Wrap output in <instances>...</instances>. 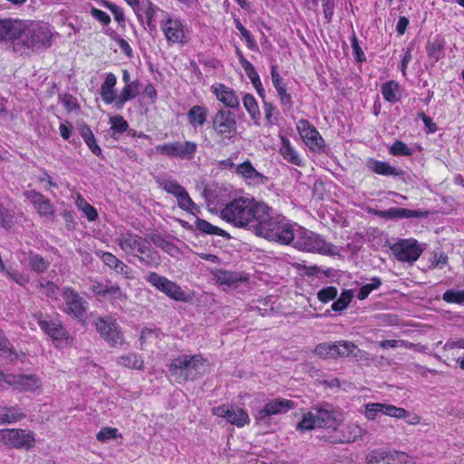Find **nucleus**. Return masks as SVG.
Returning a JSON list of instances; mask_svg holds the SVG:
<instances>
[{
  "label": "nucleus",
  "instance_id": "obj_1",
  "mask_svg": "<svg viewBox=\"0 0 464 464\" xmlns=\"http://www.w3.org/2000/svg\"><path fill=\"white\" fill-rule=\"evenodd\" d=\"M53 33L48 25L33 20H0V42H10L14 53L29 54L52 45Z\"/></svg>",
  "mask_w": 464,
  "mask_h": 464
},
{
  "label": "nucleus",
  "instance_id": "obj_2",
  "mask_svg": "<svg viewBox=\"0 0 464 464\" xmlns=\"http://www.w3.org/2000/svg\"><path fill=\"white\" fill-rule=\"evenodd\" d=\"M271 208L254 198H238L228 202L220 212L222 219L237 227H244L253 220L257 223Z\"/></svg>",
  "mask_w": 464,
  "mask_h": 464
},
{
  "label": "nucleus",
  "instance_id": "obj_3",
  "mask_svg": "<svg viewBox=\"0 0 464 464\" xmlns=\"http://www.w3.org/2000/svg\"><path fill=\"white\" fill-rule=\"evenodd\" d=\"M116 242L126 255L137 257L140 263L150 266L159 265L157 252L142 237L130 231L123 232L119 234Z\"/></svg>",
  "mask_w": 464,
  "mask_h": 464
},
{
  "label": "nucleus",
  "instance_id": "obj_4",
  "mask_svg": "<svg viewBox=\"0 0 464 464\" xmlns=\"http://www.w3.org/2000/svg\"><path fill=\"white\" fill-rule=\"evenodd\" d=\"M296 226L284 220H277L270 216V210L266 217L260 219L255 227L256 234L269 241L288 245L294 240Z\"/></svg>",
  "mask_w": 464,
  "mask_h": 464
},
{
  "label": "nucleus",
  "instance_id": "obj_5",
  "mask_svg": "<svg viewBox=\"0 0 464 464\" xmlns=\"http://www.w3.org/2000/svg\"><path fill=\"white\" fill-rule=\"evenodd\" d=\"M295 247L307 252H318L321 254L334 255L335 246L327 243L314 232L308 231L302 227L296 226L294 234Z\"/></svg>",
  "mask_w": 464,
  "mask_h": 464
},
{
  "label": "nucleus",
  "instance_id": "obj_6",
  "mask_svg": "<svg viewBox=\"0 0 464 464\" xmlns=\"http://www.w3.org/2000/svg\"><path fill=\"white\" fill-rule=\"evenodd\" d=\"M206 359L201 354L180 355L171 361L169 369L172 376L180 379L179 382H186L193 372H198L205 367Z\"/></svg>",
  "mask_w": 464,
  "mask_h": 464
},
{
  "label": "nucleus",
  "instance_id": "obj_7",
  "mask_svg": "<svg viewBox=\"0 0 464 464\" xmlns=\"http://www.w3.org/2000/svg\"><path fill=\"white\" fill-rule=\"evenodd\" d=\"M212 125L217 136L223 141L234 142L237 134L235 115L227 110H218L212 119Z\"/></svg>",
  "mask_w": 464,
  "mask_h": 464
},
{
  "label": "nucleus",
  "instance_id": "obj_8",
  "mask_svg": "<svg viewBox=\"0 0 464 464\" xmlns=\"http://www.w3.org/2000/svg\"><path fill=\"white\" fill-rule=\"evenodd\" d=\"M34 433L22 429H4L0 430V442L11 449L29 450L34 445Z\"/></svg>",
  "mask_w": 464,
  "mask_h": 464
},
{
  "label": "nucleus",
  "instance_id": "obj_9",
  "mask_svg": "<svg viewBox=\"0 0 464 464\" xmlns=\"http://www.w3.org/2000/svg\"><path fill=\"white\" fill-rule=\"evenodd\" d=\"M156 151L161 155L179 160H192L198 150V144L194 141H175L158 145Z\"/></svg>",
  "mask_w": 464,
  "mask_h": 464
},
{
  "label": "nucleus",
  "instance_id": "obj_10",
  "mask_svg": "<svg viewBox=\"0 0 464 464\" xmlns=\"http://www.w3.org/2000/svg\"><path fill=\"white\" fill-rule=\"evenodd\" d=\"M96 331L111 347L121 346L124 343L123 334L116 320L111 317L99 318L95 322Z\"/></svg>",
  "mask_w": 464,
  "mask_h": 464
},
{
  "label": "nucleus",
  "instance_id": "obj_11",
  "mask_svg": "<svg viewBox=\"0 0 464 464\" xmlns=\"http://www.w3.org/2000/svg\"><path fill=\"white\" fill-rule=\"evenodd\" d=\"M147 281L152 286L156 287L158 290L175 301L186 302L188 299L186 293L179 285L155 272H150L147 276Z\"/></svg>",
  "mask_w": 464,
  "mask_h": 464
},
{
  "label": "nucleus",
  "instance_id": "obj_12",
  "mask_svg": "<svg viewBox=\"0 0 464 464\" xmlns=\"http://www.w3.org/2000/svg\"><path fill=\"white\" fill-rule=\"evenodd\" d=\"M160 26L168 43L171 44L188 43V30L181 20L168 16L161 22Z\"/></svg>",
  "mask_w": 464,
  "mask_h": 464
},
{
  "label": "nucleus",
  "instance_id": "obj_13",
  "mask_svg": "<svg viewBox=\"0 0 464 464\" xmlns=\"http://www.w3.org/2000/svg\"><path fill=\"white\" fill-rule=\"evenodd\" d=\"M391 250L397 260L413 263L420 257L423 248L418 244L417 240L410 238L393 244Z\"/></svg>",
  "mask_w": 464,
  "mask_h": 464
},
{
  "label": "nucleus",
  "instance_id": "obj_14",
  "mask_svg": "<svg viewBox=\"0 0 464 464\" xmlns=\"http://www.w3.org/2000/svg\"><path fill=\"white\" fill-rule=\"evenodd\" d=\"M62 296L64 300V312L72 317L82 319L87 309V302L72 288L65 287Z\"/></svg>",
  "mask_w": 464,
  "mask_h": 464
},
{
  "label": "nucleus",
  "instance_id": "obj_15",
  "mask_svg": "<svg viewBox=\"0 0 464 464\" xmlns=\"http://www.w3.org/2000/svg\"><path fill=\"white\" fill-rule=\"evenodd\" d=\"M214 415L224 418L237 427H243L250 421L248 414L241 408L233 405H222L212 410Z\"/></svg>",
  "mask_w": 464,
  "mask_h": 464
},
{
  "label": "nucleus",
  "instance_id": "obj_16",
  "mask_svg": "<svg viewBox=\"0 0 464 464\" xmlns=\"http://www.w3.org/2000/svg\"><path fill=\"white\" fill-rule=\"evenodd\" d=\"M5 382L20 392H34L42 386L41 379L34 374H6Z\"/></svg>",
  "mask_w": 464,
  "mask_h": 464
},
{
  "label": "nucleus",
  "instance_id": "obj_17",
  "mask_svg": "<svg viewBox=\"0 0 464 464\" xmlns=\"http://www.w3.org/2000/svg\"><path fill=\"white\" fill-rule=\"evenodd\" d=\"M297 130L305 144L313 150L319 151L324 147V140L318 130L306 120L297 122Z\"/></svg>",
  "mask_w": 464,
  "mask_h": 464
},
{
  "label": "nucleus",
  "instance_id": "obj_18",
  "mask_svg": "<svg viewBox=\"0 0 464 464\" xmlns=\"http://www.w3.org/2000/svg\"><path fill=\"white\" fill-rule=\"evenodd\" d=\"M160 186L165 191L174 195L177 198L178 205L180 208L186 211H192L193 208H195L196 205L190 198L186 189L176 181L163 180L160 182Z\"/></svg>",
  "mask_w": 464,
  "mask_h": 464
},
{
  "label": "nucleus",
  "instance_id": "obj_19",
  "mask_svg": "<svg viewBox=\"0 0 464 464\" xmlns=\"http://www.w3.org/2000/svg\"><path fill=\"white\" fill-rule=\"evenodd\" d=\"M295 403L293 401L276 398L268 401L261 410L256 414V420L258 421L264 420L267 417L282 414L294 408Z\"/></svg>",
  "mask_w": 464,
  "mask_h": 464
},
{
  "label": "nucleus",
  "instance_id": "obj_20",
  "mask_svg": "<svg viewBox=\"0 0 464 464\" xmlns=\"http://www.w3.org/2000/svg\"><path fill=\"white\" fill-rule=\"evenodd\" d=\"M92 291L98 296L110 299L112 302H125L127 295L117 284L95 282Z\"/></svg>",
  "mask_w": 464,
  "mask_h": 464
},
{
  "label": "nucleus",
  "instance_id": "obj_21",
  "mask_svg": "<svg viewBox=\"0 0 464 464\" xmlns=\"http://www.w3.org/2000/svg\"><path fill=\"white\" fill-rule=\"evenodd\" d=\"M408 455L404 452L394 451L387 452L385 450H372L367 456L368 464H397V462L406 463Z\"/></svg>",
  "mask_w": 464,
  "mask_h": 464
},
{
  "label": "nucleus",
  "instance_id": "obj_22",
  "mask_svg": "<svg viewBox=\"0 0 464 464\" xmlns=\"http://www.w3.org/2000/svg\"><path fill=\"white\" fill-rule=\"evenodd\" d=\"M236 173L248 185L259 186L267 181V178L257 171L248 160L236 167Z\"/></svg>",
  "mask_w": 464,
  "mask_h": 464
},
{
  "label": "nucleus",
  "instance_id": "obj_23",
  "mask_svg": "<svg viewBox=\"0 0 464 464\" xmlns=\"http://www.w3.org/2000/svg\"><path fill=\"white\" fill-rule=\"evenodd\" d=\"M336 434L333 438V442L349 443L353 442L364 435V430L356 423L342 424L340 422L339 429L334 431Z\"/></svg>",
  "mask_w": 464,
  "mask_h": 464
},
{
  "label": "nucleus",
  "instance_id": "obj_24",
  "mask_svg": "<svg viewBox=\"0 0 464 464\" xmlns=\"http://www.w3.org/2000/svg\"><path fill=\"white\" fill-rule=\"evenodd\" d=\"M25 197L30 200V202L34 205L37 213L44 218H52L54 214L53 207L51 204V201L46 198L44 195L34 191H26Z\"/></svg>",
  "mask_w": 464,
  "mask_h": 464
},
{
  "label": "nucleus",
  "instance_id": "obj_25",
  "mask_svg": "<svg viewBox=\"0 0 464 464\" xmlns=\"http://www.w3.org/2000/svg\"><path fill=\"white\" fill-rule=\"evenodd\" d=\"M211 90L216 98L226 107L232 109L239 107V98L231 88L222 83H217L211 86Z\"/></svg>",
  "mask_w": 464,
  "mask_h": 464
},
{
  "label": "nucleus",
  "instance_id": "obj_26",
  "mask_svg": "<svg viewBox=\"0 0 464 464\" xmlns=\"http://www.w3.org/2000/svg\"><path fill=\"white\" fill-rule=\"evenodd\" d=\"M37 323L41 329L53 340H63L67 338V332L60 323L48 320L42 314L37 317Z\"/></svg>",
  "mask_w": 464,
  "mask_h": 464
},
{
  "label": "nucleus",
  "instance_id": "obj_27",
  "mask_svg": "<svg viewBox=\"0 0 464 464\" xmlns=\"http://www.w3.org/2000/svg\"><path fill=\"white\" fill-rule=\"evenodd\" d=\"M316 419L319 428L336 431L340 427V420L328 409L316 408Z\"/></svg>",
  "mask_w": 464,
  "mask_h": 464
},
{
  "label": "nucleus",
  "instance_id": "obj_28",
  "mask_svg": "<svg viewBox=\"0 0 464 464\" xmlns=\"http://www.w3.org/2000/svg\"><path fill=\"white\" fill-rule=\"evenodd\" d=\"M239 61H240V63H241V65H242L246 74L247 75V77L251 81V82L254 85L255 89L256 90L258 94L262 98H264L265 91H264V88L262 86V82L260 81L259 75L256 72L255 67L241 53H239Z\"/></svg>",
  "mask_w": 464,
  "mask_h": 464
},
{
  "label": "nucleus",
  "instance_id": "obj_29",
  "mask_svg": "<svg viewBox=\"0 0 464 464\" xmlns=\"http://www.w3.org/2000/svg\"><path fill=\"white\" fill-rule=\"evenodd\" d=\"M280 155L289 163L295 166H302V159L298 152L291 145L288 139L281 137Z\"/></svg>",
  "mask_w": 464,
  "mask_h": 464
},
{
  "label": "nucleus",
  "instance_id": "obj_30",
  "mask_svg": "<svg viewBox=\"0 0 464 464\" xmlns=\"http://www.w3.org/2000/svg\"><path fill=\"white\" fill-rule=\"evenodd\" d=\"M428 215V211L411 210L401 208H393L384 211V216L391 218H427Z\"/></svg>",
  "mask_w": 464,
  "mask_h": 464
},
{
  "label": "nucleus",
  "instance_id": "obj_31",
  "mask_svg": "<svg viewBox=\"0 0 464 464\" xmlns=\"http://www.w3.org/2000/svg\"><path fill=\"white\" fill-rule=\"evenodd\" d=\"M117 79L113 73H108L104 82L101 86V96L102 101L111 104L115 101L114 86Z\"/></svg>",
  "mask_w": 464,
  "mask_h": 464
},
{
  "label": "nucleus",
  "instance_id": "obj_32",
  "mask_svg": "<svg viewBox=\"0 0 464 464\" xmlns=\"http://www.w3.org/2000/svg\"><path fill=\"white\" fill-rule=\"evenodd\" d=\"M208 110L199 105L193 106L188 112V122L193 127H201L207 121Z\"/></svg>",
  "mask_w": 464,
  "mask_h": 464
},
{
  "label": "nucleus",
  "instance_id": "obj_33",
  "mask_svg": "<svg viewBox=\"0 0 464 464\" xmlns=\"http://www.w3.org/2000/svg\"><path fill=\"white\" fill-rule=\"evenodd\" d=\"M369 168L375 173L383 176H400L402 171L391 166L388 162L372 160Z\"/></svg>",
  "mask_w": 464,
  "mask_h": 464
},
{
  "label": "nucleus",
  "instance_id": "obj_34",
  "mask_svg": "<svg viewBox=\"0 0 464 464\" xmlns=\"http://www.w3.org/2000/svg\"><path fill=\"white\" fill-rule=\"evenodd\" d=\"M79 131L92 152L97 156H101L102 150L96 142L92 130L87 125L83 124L79 128Z\"/></svg>",
  "mask_w": 464,
  "mask_h": 464
},
{
  "label": "nucleus",
  "instance_id": "obj_35",
  "mask_svg": "<svg viewBox=\"0 0 464 464\" xmlns=\"http://www.w3.org/2000/svg\"><path fill=\"white\" fill-rule=\"evenodd\" d=\"M28 264L33 271L39 274L45 272L50 266V262L47 259L32 251L28 254Z\"/></svg>",
  "mask_w": 464,
  "mask_h": 464
},
{
  "label": "nucleus",
  "instance_id": "obj_36",
  "mask_svg": "<svg viewBox=\"0 0 464 464\" xmlns=\"http://www.w3.org/2000/svg\"><path fill=\"white\" fill-rule=\"evenodd\" d=\"M0 356L14 361L19 358V353L14 349L6 338L3 330L0 329Z\"/></svg>",
  "mask_w": 464,
  "mask_h": 464
},
{
  "label": "nucleus",
  "instance_id": "obj_37",
  "mask_svg": "<svg viewBox=\"0 0 464 464\" xmlns=\"http://www.w3.org/2000/svg\"><path fill=\"white\" fill-rule=\"evenodd\" d=\"M139 92V82L137 81L126 84L118 97L117 104L122 106L126 102L134 99Z\"/></svg>",
  "mask_w": 464,
  "mask_h": 464
},
{
  "label": "nucleus",
  "instance_id": "obj_38",
  "mask_svg": "<svg viewBox=\"0 0 464 464\" xmlns=\"http://www.w3.org/2000/svg\"><path fill=\"white\" fill-rule=\"evenodd\" d=\"M195 226L199 231H201L205 234L218 235V236H221L226 238L230 237V235L227 232L210 224L209 222H208L204 219L197 218V220L195 222Z\"/></svg>",
  "mask_w": 464,
  "mask_h": 464
},
{
  "label": "nucleus",
  "instance_id": "obj_39",
  "mask_svg": "<svg viewBox=\"0 0 464 464\" xmlns=\"http://www.w3.org/2000/svg\"><path fill=\"white\" fill-rule=\"evenodd\" d=\"M117 362L130 369L140 370L143 367V360L137 353H128L117 358Z\"/></svg>",
  "mask_w": 464,
  "mask_h": 464
},
{
  "label": "nucleus",
  "instance_id": "obj_40",
  "mask_svg": "<svg viewBox=\"0 0 464 464\" xmlns=\"http://www.w3.org/2000/svg\"><path fill=\"white\" fill-rule=\"evenodd\" d=\"M296 428L302 431L319 428L316 419V408H314L310 411L304 413L301 421L298 422Z\"/></svg>",
  "mask_w": 464,
  "mask_h": 464
},
{
  "label": "nucleus",
  "instance_id": "obj_41",
  "mask_svg": "<svg viewBox=\"0 0 464 464\" xmlns=\"http://www.w3.org/2000/svg\"><path fill=\"white\" fill-rule=\"evenodd\" d=\"M216 281L218 285L237 286L241 281V277L235 272L218 271L216 275Z\"/></svg>",
  "mask_w": 464,
  "mask_h": 464
},
{
  "label": "nucleus",
  "instance_id": "obj_42",
  "mask_svg": "<svg viewBox=\"0 0 464 464\" xmlns=\"http://www.w3.org/2000/svg\"><path fill=\"white\" fill-rule=\"evenodd\" d=\"M335 349V343H324L316 345L314 352L322 359H335L337 358Z\"/></svg>",
  "mask_w": 464,
  "mask_h": 464
},
{
  "label": "nucleus",
  "instance_id": "obj_43",
  "mask_svg": "<svg viewBox=\"0 0 464 464\" xmlns=\"http://www.w3.org/2000/svg\"><path fill=\"white\" fill-rule=\"evenodd\" d=\"M443 42L437 38L432 42H430L427 45V53L430 59L432 60L433 63H437L443 55Z\"/></svg>",
  "mask_w": 464,
  "mask_h": 464
},
{
  "label": "nucleus",
  "instance_id": "obj_44",
  "mask_svg": "<svg viewBox=\"0 0 464 464\" xmlns=\"http://www.w3.org/2000/svg\"><path fill=\"white\" fill-rule=\"evenodd\" d=\"M399 90L400 85L394 81L385 82L382 86V96L387 102H395L398 101L397 93Z\"/></svg>",
  "mask_w": 464,
  "mask_h": 464
},
{
  "label": "nucleus",
  "instance_id": "obj_45",
  "mask_svg": "<svg viewBox=\"0 0 464 464\" xmlns=\"http://www.w3.org/2000/svg\"><path fill=\"white\" fill-rule=\"evenodd\" d=\"M3 412L5 415L4 423L10 424L14 422H17L24 418H25V414L22 411V410L16 406L14 407H3Z\"/></svg>",
  "mask_w": 464,
  "mask_h": 464
},
{
  "label": "nucleus",
  "instance_id": "obj_46",
  "mask_svg": "<svg viewBox=\"0 0 464 464\" xmlns=\"http://www.w3.org/2000/svg\"><path fill=\"white\" fill-rule=\"evenodd\" d=\"M243 104L252 120L256 121L259 118L260 112L255 97L246 93L243 97Z\"/></svg>",
  "mask_w": 464,
  "mask_h": 464
},
{
  "label": "nucleus",
  "instance_id": "obj_47",
  "mask_svg": "<svg viewBox=\"0 0 464 464\" xmlns=\"http://www.w3.org/2000/svg\"><path fill=\"white\" fill-rule=\"evenodd\" d=\"M76 206L85 214L89 221H94L98 218L96 209L80 195L76 199Z\"/></svg>",
  "mask_w": 464,
  "mask_h": 464
},
{
  "label": "nucleus",
  "instance_id": "obj_48",
  "mask_svg": "<svg viewBox=\"0 0 464 464\" xmlns=\"http://www.w3.org/2000/svg\"><path fill=\"white\" fill-rule=\"evenodd\" d=\"M353 296V295L351 290L343 291L340 297L333 303L332 309L335 312L343 311L349 305Z\"/></svg>",
  "mask_w": 464,
  "mask_h": 464
},
{
  "label": "nucleus",
  "instance_id": "obj_49",
  "mask_svg": "<svg viewBox=\"0 0 464 464\" xmlns=\"http://www.w3.org/2000/svg\"><path fill=\"white\" fill-rule=\"evenodd\" d=\"M382 285V280L379 277H373L372 278L371 282L362 285L358 294L357 298L359 300H364L368 297L370 293L377 288H379Z\"/></svg>",
  "mask_w": 464,
  "mask_h": 464
},
{
  "label": "nucleus",
  "instance_id": "obj_50",
  "mask_svg": "<svg viewBox=\"0 0 464 464\" xmlns=\"http://www.w3.org/2000/svg\"><path fill=\"white\" fill-rule=\"evenodd\" d=\"M390 153L393 156H411L412 155L413 150L410 149L404 142L396 140L390 147Z\"/></svg>",
  "mask_w": 464,
  "mask_h": 464
},
{
  "label": "nucleus",
  "instance_id": "obj_51",
  "mask_svg": "<svg viewBox=\"0 0 464 464\" xmlns=\"http://www.w3.org/2000/svg\"><path fill=\"white\" fill-rule=\"evenodd\" d=\"M382 413L397 419H403L409 415L405 409L399 408L391 404H383Z\"/></svg>",
  "mask_w": 464,
  "mask_h": 464
},
{
  "label": "nucleus",
  "instance_id": "obj_52",
  "mask_svg": "<svg viewBox=\"0 0 464 464\" xmlns=\"http://www.w3.org/2000/svg\"><path fill=\"white\" fill-rule=\"evenodd\" d=\"M335 350L337 357L352 356L355 345L347 341L335 343Z\"/></svg>",
  "mask_w": 464,
  "mask_h": 464
},
{
  "label": "nucleus",
  "instance_id": "obj_53",
  "mask_svg": "<svg viewBox=\"0 0 464 464\" xmlns=\"http://www.w3.org/2000/svg\"><path fill=\"white\" fill-rule=\"evenodd\" d=\"M111 129L117 133H123L128 130L129 124L122 116H113L110 118Z\"/></svg>",
  "mask_w": 464,
  "mask_h": 464
},
{
  "label": "nucleus",
  "instance_id": "obj_54",
  "mask_svg": "<svg viewBox=\"0 0 464 464\" xmlns=\"http://www.w3.org/2000/svg\"><path fill=\"white\" fill-rule=\"evenodd\" d=\"M443 300L447 303H454V304H464V290L463 291H454V290H447L443 294Z\"/></svg>",
  "mask_w": 464,
  "mask_h": 464
},
{
  "label": "nucleus",
  "instance_id": "obj_55",
  "mask_svg": "<svg viewBox=\"0 0 464 464\" xmlns=\"http://www.w3.org/2000/svg\"><path fill=\"white\" fill-rule=\"evenodd\" d=\"M338 291L334 286H327L325 288L321 289L317 293V298L322 303H328L331 300H334L337 296Z\"/></svg>",
  "mask_w": 464,
  "mask_h": 464
},
{
  "label": "nucleus",
  "instance_id": "obj_56",
  "mask_svg": "<svg viewBox=\"0 0 464 464\" xmlns=\"http://www.w3.org/2000/svg\"><path fill=\"white\" fill-rule=\"evenodd\" d=\"M118 437H121L118 434V430L110 427L102 428L96 435V439L101 442H105L110 439H117Z\"/></svg>",
  "mask_w": 464,
  "mask_h": 464
},
{
  "label": "nucleus",
  "instance_id": "obj_57",
  "mask_svg": "<svg viewBox=\"0 0 464 464\" xmlns=\"http://www.w3.org/2000/svg\"><path fill=\"white\" fill-rule=\"evenodd\" d=\"M106 6L112 13V14L114 15V19L118 22V24L121 27H125V15L122 9L120 6L111 3L106 4Z\"/></svg>",
  "mask_w": 464,
  "mask_h": 464
},
{
  "label": "nucleus",
  "instance_id": "obj_58",
  "mask_svg": "<svg viewBox=\"0 0 464 464\" xmlns=\"http://www.w3.org/2000/svg\"><path fill=\"white\" fill-rule=\"evenodd\" d=\"M280 98L281 104L286 109H291L293 106L291 94L286 92L285 86L276 89Z\"/></svg>",
  "mask_w": 464,
  "mask_h": 464
},
{
  "label": "nucleus",
  "instance_id": "obj_59",
  "mask_svg": "<svg viewBox=\"0 0 464 464\" xmlns=\"http://www.w3.org/2000/svg\"><path fill=\"white\" fill-rule=\"evenodd\" d=\"M380 346L383 349L396 348L398 346L409 348L412 346V343L403 340H384L380 343Z\"/></svg>",
  "mask_w": 464,
  "mask_h": 464
},
{
  "label": "nucleus",
  "instance_id": "obj_60",
  "mask_svg": "<svg viewBox=\"0 0 464 464\" xmlns=\"http://www.w3.org/2000/svg\"><path fill=\"white\" fill-rule=\"evenodd\" d=\"M14 224V216L0 207V225L5 228H10Z\"/></svg>",
  "mask_w": 464,
  "mask_h": 464
},
{
  "label": "nucleus",
  "instance_id": "obj_61",
  "mask_svg": "<svg viewBox=\"0 0 464 464\" xmlns=\"http://www.w3.org/2000/svg\"><path fill=\"white\" fill-rule=\"evenodd\" d=\"M383 403H369L366 405L365 416L368 420H373L378 412L382 413Z\"/></svg>",
  "mask_w": 464,
  "mask_h": 464
},
{
  "label": "nucleus",
  "instance_id": "obj_62",
  "mask_svg": "<svg viewBox=\"0 0 464 464\" xmlns=\"http://www.w3.org/2000/svg\"><path fill=\"white\" fill-rule=\"evenodd\" d=\"M91 14L95 19L100 21L103 25H108L111 23L110 15L102 10L93 7L91 10Z\"/></svg>",
  "mask_w": 464,
  "mask_h": 464
},
{
  "label": "nucleus",
  "instance_id": "obj_63",
  "mask_svg": "<svg viewBox=\"0 0 464 464\" xmlns=\"http://www.w3.org/2000/svg\"><path fill=\"white\" fill-rule=\"evenodd\" d=\"M323 8L324 17L327 23H330L334 15V2L333 0H323Z\"/></svg>",
  "mask_w": 464,
  "mask_h": 464
},
{
  "label": "nucleus",
  "instance_id": "obj_64",
  "mask_svg": "<svg viewBox=\"0 0 464 464\" xmlns=\"http://www.w3.org/2000/svg\"><path fill=\"white\" fill-rule=\"evenodd\" d=\"M102 260L106 266H108L111 269H114L115 267H117V265L121 261L114 255H112L111 253H109V252H105L102 254Z\"/></svg>",
  "mask_w": 464,
  "mask_h": 464
}]
</instances>
